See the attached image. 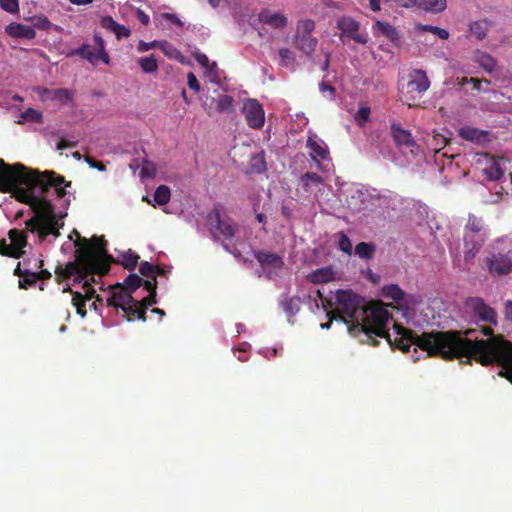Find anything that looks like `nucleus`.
<instances>
[{
  "label": "nucleus",
  "mask_w": 512,
  "mask_h": 512,
  "mask_svg": "<svg viewBox=\"0 0 512 512\" xmlns=\"http://www.w3.org/2000/svg\"><path fill=\"white\" fill-rule=\"evenodd\" d=\"M369 115H371V110L367 106L360 108L358 112H356V117L364 122L369 121Z\"/></svg>",
  "instance_id": "680f3d73"
},
{
  "label": "nucleus",
  "mask_w": 512,
  "mask_h": 512,
  "mask_svg": "<svg viewBox=\"0 0 512 512\" xmlns=\"http://www.w3.org/2000/svg\"><path fill=\"white\" fill-rule=\"evenodd\" d=\"M354 252L362 259H371L375 254V244L369 242H360L356 244Z\"/></svg>",
  "instance_id": "e433bc0d"
},
{
  "label": "nucleus",
  "mask_w": 512,
  "mask_h": 512,
  "mask_svg": "<svg viewBox=\"0 0 512 512\" xmlns=\"http://www.w3.org/2000/svg\"><path fill=\"white\" fill-rule=\"evenodd\" d=\"M50 234L55 236L59 235L58 221L56 216H51L45 219V223L39 228V237L45 240Z\"/></svg>",
  "instance_id": "bb28decb"
},
{
  "label": "nucleus",
  "mask_w": 512,
  "mask_h": 512,
  "mask_svg": "<svg viewBox=\"0 0 512 512\" xmlns=\"http://www.w3.org/2000/svg\"><path fill=\"white\" fill-rule=\"evenodd\" d=\"M504 315L506 320L512 322V301L508 300L505 303Z\"/></svg>",
  "instance_id": "774afa93"
},
{
  "label": "nucleus",
  "mask_w": 512,
  "mask_h": 512,
  "mask_svg": "<svg viewBox=\"0 0 512 512\" xmlns=\"http://www.w3.org/2000/svg\"><path fill=\"white\" fill-rule=\"evenodd\" d=\"M417 31L430 32V33L438 36L442 40H448L449 36H450V33L446 29L439 28V27L432 26V25L420 24L417 26Z\"/></svg>",
  "instance_id": "a19ab883"
},
{
  "label": "nucleus",
  "mask_w": 512,
  "mask_h": 512,
  "mask_svg": "<svg viewBox=\"0 0 512 512\" xmlns=\"http://www.w3.org/2000/svg\"><path fill=\"white\" fill-rule=\"evenodd\" d=\"M23 254L24 251H16L12 245H8L5 241L0 243V255L20 258L23 256Z\"/></svg>",
  "instance_id": "8fccbe9b"
},
{
  "label": "nucleus",
  "mask_w": 512,
  "mask_h": 512,
  "mask_svg": "<svg viewBox=\"0 0 512 512\" xmlns=\"http://www.w3.org/2000/svg\"><path fill=\"white\" fill-rule=\"evenodd\" d=\"M255 258L261 265L263 273L269 279L273 278L283 266L282 258L276 253L258 251L255 253Z\"/></svg>",
  "instance_id": "1a4fd4ad"
},
{
  "label": "nucleus",
  "mask_w": 512,
  "mask_h": 512,
  "mask_svg": "<svg viewBox=\"0 0 512 512\" xmlns=\"http://www.w3.org/2000/svg\"><path fill=\"white\" fill-rule=\"evenodd\" d=\"M144 280L137 274L132 273L124 280L123 288L130 293L136 291L141 285H144Z\"/></svg>",
  "instance_id": "ea45409f"
},
{
  "label": "nucleus",
  "mask_w": 512,
  "mask_h": 512,
  "mask_svg": "<svg viewBox=\"0 0 512 512\" xmlns=\"http://www.w3.org/2000/svg\"><path fill=\"white\" fill-rule=\"evenodd\" d=\"M36 282H37L36 273L29 269H25L24 276H22L21 279L19 280V287L21 289H28L29 287L35 285Z\"/></svg>",
  "instance_id": "c03bdc74"
},
{
  "label": "nucleus",
  "mask_w": 512,
  "mask_h": 512,
  "mask_svg": "<svg viewBox=\"0 0 512 512\" xmlns=\"http://www.w3.org/2000/svg\"><path fill=\"white\" fill-rule=\"evenodd\" d=\"M40 225H41V219L38 216H34L26 221V227L31 232H35V231L39 232Z\"/></svg>",
  "instance_id": "13d9d810"
},
{
  "label": "nucleus",
  "mask_w": 512,
  "mask_h": 512,
  "mask_svg": "<svg viewBox=\"0 0 512 512\" xmlns=\"http://www.w3.org/2000/svg\"><path fill=\"white\" fill-rule=\"evenodd\" d=\"M52 26L51 21L46 16H37L33 18V28L40 30H49Z\"/></svg>",
  "instance_id": "6e6d98bb"
},
{
  "label": "nucleus",
  "mask_w": 512,
  "mask_h": 512,
  "mask_svg": "<svg viewBox=\"0 0 512 512\" xmlns=\"http://www.w3.org/2000/svg\"><path fill=\"white\" fill-rule=\"evenodd\" d=\"M154 200L159 205H165L170 201L171 192L167 185H159L154 192Z\"/></svg>",
  "instance_id": "4c0bfd02"
},
{
  "label": "nucleus",
  "mask_w": 512,
  "mask_h": 512,
  "mask_svg": "<svg viewBox=\"0 0 512 512\" xmlns=\"http://www.w3.org/2000/svg\"><path fill=\"white\" fill-rule=\"evenodd\" d=\"M85 160L89 164V166L92 168H96L100 171L106 170V165L102 161H98L97 159H95L92 156H89V155L85 156Z\"/></svg>",
  "instance_id": "4d7b16f0"
},
{
  "label": "nucleus",
  "mask_w": 512,
  "mask_h": 512,
  "mask_svg": "<svg viewBox=\"0 0 512 512\" xmlns=\"http://www.w3.org/2000/svg\"><path fill=\"white\" fill-rule=\"evenodd\" d=\"M361 25L351 17H341L336 22V28L340 31V39L347 38L358 44H367V38L359 34Z\"/></svg>",
  "instance_id": "6e6552de"
},
{
  "label": "nucleus",
  "mask_w": 512,
  "mask_h": 512,
  "mask_svg": "<svg viewBox=\"0 0 512 512\" xmlns=\"http://www.w3.org/2000/svg\"><path fill=\"white\" fill-rule=\"evenodd\" d=\"M187 82L188 87L193 89L195 93H198L200 91V84L196 78V76L193 73H189L187 75Z\"/></svg>",
  "instance_id": "052dcab7"
},
{
  "label": "nucleus",
  "mask_w": 512,
  "mask_h": 512,
  "mask_svg": "<svg viewBox=\"0 0 512 512\" xmlns=\"http://www.w3.org/2000/svg\"><path fill=\"white\" fill-rule=\"evenodd\" d=\"M83 289L85 291V295H83L80 292H73L69 286L64 289L65 292H70L73 294L72 303H73L74 307L76 308L77 313L81 317H85L87 314L86 300L92 299L96 293V290L91 285L90 280H86L83 283Z\"/></svg>",
  "instance_id": "f8f14e48"
},
{
  "label": "nucleus",
  "mask_w": 512,
  "mask_h": 512,
  "mask_svg": "<svg viewBox=\"0 0 512 512\" xmlns=\"http://www.w3.org/2000/svg\"><path fill=\"white\" fill-rule=\"evenodd\" d=\"M208 221L211 233L216 239H231L237 231V224L224 213V207L221 204H216L209 212Z\"/></svg>",
  "instance_id": "423d86ee"
},
{
  "label": "nucleus",
  "mask_w": 512,
  "mask_h": 512,
  "mask_svg": "<svg viewBox=\"0 0 512 512\" xmlns=\"http://www.w3.org/2000/svg\"><path fill=\"white\" fill-rule=\"evenodd\" d=\"M482 132L471 126H464L460 128L459 135L466 140H479Z\"/></svg>",
  "instance_id": "a18cd8bd"
},
{
  "label": "nucleus",
  "mask_w": 512,
  "mask_h": 512,
  "mask_svg": "<svg viewBox=\"0 0 512 512\" xmlns=\"http://www.w3.org/2000/svg\"><path fill=\"white\" fill-rule=\"evenodd\" d=\"M280 305L288 317L294 316L300 309L301 299L298 296L284 297Z\"/></svg>",
  "instance_id": "a878e982"
},
{
  "label": "nucleus",
  "mask_w": 512,
  "mask_h": 512,
  "mask_svg": "<svg viewBox=\"0 0 512 512\" xmlns=\"http://www.w3.org/2000/svg\"><path fill=\"white\" fill-rule=\"evenodd\" d=\"M258 21L273 29H282L287 25V18L283 14L272 13L269 10H262L258 14Z\"/></svg>",
  "instance_id": "dca6fc26"
},
{
  "label": "nucleus",
  "mask_w": 512,
  "mask_h": 512,
  "mask_svg": "<svg viewBox=\"0 0 512 512\" xmlns=\"http://www.w3.org/2000/svg\"><path fill=\"white\" fill-rule=\"evenodd\" d=\"M216 109L219 113H231L233 111V98L228 94L218 96Z\"/></svg>",
  "instance_id": "58836bf2"
},
{
  "label": "nucleus",
  "mask_w": 512,
  "mask_h": 512,
  "mask_svg": "<svg viewBox=\"0 0 512 512\" xmlns=\"http://www.w3.org/2000/svg\"><path fill=\"white\" fill-rule=\"evenodd\" d=\"M155 270H156V266L147 261H143L140 263V266H139L140 274L145 277L151 278V279H149L150 281H154V279L157 281L156 276H155Z\"/></svg>",
  "instance_id": "09e8293b"
},
{
  "label": "nucleus",
  "mask_w": 512,
  "mask_h": 512,
  "mask_svg": "<svg viewBox=\"0 0 512 512\" xmlns=\"http://www.w3.org/2000/svg\"><path fill=\"white\" fill-rule=\"evenodd\" d=\"M334 319H340L354 337L362 343L377 345V337L385 338L390 346L404 353L412 346L419 347L428 356L440 357L446 361L465 358L466 364L472 360L483 366L497 364L502 367L498 375L512 384V342L502 335L494 334L490 326L481 327V332L488 339L473 337L475 330L461 331H431L418 335L411 329L394 324V337L389 332L391 315L381 302H370L363 305V299L351 291L338 290L336 306L331 312Z\"/></svg>",
  "instance_id": "f257e3e1"
},
{
  "label": "nucleus",
  "mask_w": 512,
  "mask_h": 512,
  "mask_svg": "<svg viewBox=\"0 0 512 512\" xmlns=\"http://www.w3.org/2000/svg\"><path fill=\"white\" fill-rule=\"evenodd\" d=\"M73 55H79L82 58L88 60L93 66H96L101 60L99 52L97 53L91 49L89 45H82L80 48L72 52Z\"/></svg>",
  "instance_id": "2f4dec72"
},
{
  "label": "nucleus",
  "mask_w": 512,
  "mask_h": 512,
  "mask_svg": "<svg viewBox=\"0 0 512 512\" xmlns=\"http://www.w3.org/2000/svg\"><path fill=\"white\" fill-rule=\"evenodd\" d=\"M279 62L278 65L283 68L292 67L295 62L293 53L287 48H281L278 52Z\"/></svg>",
  "instance_id": "79ce46f5"
},
{
  "label": "nucleus",
  "mask_w": 512,
  "mask_h": 512,
  "mask_svg": "<svg viewBox=\"0 0 512 512\" xmlns=\"http://www.w3.org/2000/svg\"><path fill=\"white\" fill-rule=\"evenodd\" d=\"M374 30L380 32L392 43H396L397 41L400 40V36L399 33L397 32V29L395 27H392V25L389 23L376 21L374 23Z\"/></svg>",
  "instance_id": "393cba45"
},
{
  "label": "nucleus",
  "mask_w": 512,
  "mask_h": 512,
  "mask_svg": "<svg viewBox=\"0 0 512 512\" xmlns=\"http://www.w3.org/2000/svg\"><path fill=\"white\" fill-rule=\"evenodd\" d=\"M158 45H159V42L158 41H153V42H150V43H147V42H144V41H140L139 44H138V47H137V51L139 53H144V52H147L153 48H158Z\"/></svg>",
  "instance_id": "bf43d9fd"
},
{
  "label": "nucleus",
  "mask_w": 512,
  "mask_h": 512,
  "mask_svg": "<svg viewBox=\"0 0 512 512\" xmlns=\"http://www.w3.org/2000/svg\"><path fill=\"white\" fill-rule=\"evenodd\" d=\"M322 181L323 178L315 172H305L300 176V183L306 192H309L313 186L320 185Z\"/></svg>",
  "instance_id": "c756f323"
},
{
  "label": "nucleus",
  "mask_w": 512,
  "mask_h": 512,
  "mask_svg": "<svg viewBox=\"0 0 512 512\" xmlns=\"http://www.w3.org/2000/svg\"><path fill=\"white\" fill-rule=\"evenodd\" d=\"M306 146L311 150L310 156L315 161L316 166H320L319 160L317 158L324 160L328 157L329 151L327 146L322 142L315 138V136H309L306 142Z\"/></svg>",
  "instance_id": "f3484780"
},
{
  "label": "nucleus",
  "mask_w": 512,
  "mask_h": 512,
  "mask_svg": "<svg viewBox=\"0 0 512 512\" xmlns=\"http://www.w3.org/2000/svg\"><path fill=\"white\" fill-rule=\"evenodd\" d=\"M447 0H420V9L433 14L445 11Z\"/></svg>",
  "instance_id": "cd10ccee"
},
{
  "label": "nucleus",
  "mask_w": 512,
  "mask_h": 512,
  "mask_svg": "<svg viewBox=\"0 0 512 512\" xmlns=\"http://www.w3.org/2000/svg\"><path fill=\"white\" fill-rule=\"evenodd\" d=\"M483 172L488 180L495 181L499 180L503 176L504 169L495 157H490L487 165L483 169Z\"/></svg>",
  "instance_id": "5701e85b"
},
{
  "label": "nucleus",
  "mask_w": 512,
  "mask_h": 512,
  "mask_svg": "<svg viewBox=\"0 0 512 512\" xmlns=\"http://www.w3.org/2000/svg\"><path fill=\"white\" fill-rule=\"evenodd\" d=\"M489 25L487 19L479 20L470 24V31L478 40H484L487 37Z\"/></svg>",
  "instance_id": "72a5a7b5"
},
{
  "label": "nucleus",
  "mask_w": 512,
  "mask_h": 512,
  "mask_svg": "<svg viewBox=\"0 0 512 512\" xmlns=\"http://www.w3.org/2000/svg\"><path fill=\"white\" fill-rule=\"evenodd\" d=\"M338 248L348 255H350L352 252L351 241L348 238V236L343 232H340L338 234Z\"/></svg>",
  "instance_id": "3c124183"
},
{
  "label": "nucleus",
  "mask_w": 512,
  "mask_h": 512,
  "mask_svg": "<svg viewBox=\"0 0 512 512\" xmlns=\"http://www.w3.org/2000/svg\"><path fill=\"white\" fill-rule=\"evenodd\" d=\"M49 97L54 101H58L63 105L70 103L73 99V92L68 88H56L55 90H48Z\"/></svg>",
  "instance_id": "473e14b6"
},
{
  "label": "nucleus",
  "mask_w": 512,
  "mask_h": 512,
  "mask_svg": "<svg viewBox=\"0 0 512 512\" xmlns=\"http://www.w3.org/2000/svg\"><path fill=\"white\" fill-rule=\"evenodd\" d=\"M139 255L131 250L122 255L121 264L125 269L134 270L137 266Z\"/></svg>",
  "instance_id": "37998d69"
},
{
  "label": "nucleus",
  "mask_w": 512,
  "mask_h": 512,
  "mask_svg": "<svg viewBox=\"0 0 512 512\" xmlns=\"http://www.w3.org/2000/svg\"><path fill=\"white\" fill-rule=\"evenodd\" d=\"M466 305L472 311L473 315L479 318V320L491 325L498 324L497 312L486 304L482 298L471 297L467 300Z\"/></svg>",
  "instance_id": "0eeeda50"
},
{
  "label": "nucleus",
  "mask_w": 512,
  "mask_h": 512,
  "mask_svg": "<svg viewBox=\"0 0 512 512\" xmlns=\"http://www.w3.org/2000/svg\"><path fill=\"white\" fill-rule=\"evenodd\" d=\"M7 34L12 38L32 40L36 37V31L33 27L12 23L6 28Z\"/></svg>",
  "instance_id": "6ab92c4d"
},
{
  "label": "nucleus",
  "mask_w": 512,
  "mask_h": 512,
  "mask_svg": "<svg viewBox=\"0 0 512 512\" xmlns=\"http://www.w3.org/2000/svg\"><path fill=\"white\" fill-rule=\"evenodd\" d=\"M77 142L75 141H69L65 138H61L57 143V149L63 150L66 148L74 147L76 146Z\"/></svg>",
  "instance_id": "69168bd1"
},
{
  "label": "nucleus",
  "mask_w": 512,
  "mask_h": 512,
  "mask_svg": "<svg viewBox=\"0 0 512 512\" xmlns=\"http://www.w3.org/2000/svg\"><path fill=\"white\" fill-rule=\"evenodd\" d=\"M85 246L76 250V261L69 262L64 268L56 270L58 279L74 276V281L81 283L89 280L94 282V275L103 276L110 270L113 257L107 252V241L103 236H93L90 240L84 238Z\"/></svg>",
  "instance_id": "7ed1b4c3"
},
{
  "label": "nucleus",
  "mask_w": 512,
  "mask_h": 512,
  "mask_svg": "<svg viewBox=\"0 0 512 512\" xmlns=\"http://www.w3.org/2000/svg\"><path fill=\"white\" fill-rule=\"evenodd\" d=\"M24 177H33V169L0 159V192L11 193L18 201L30 205L40 219L55 216L54 206L46 194L40 193V186Z\"/></svg>",
  "instance_id": "f03ea898"
},
{
  "label": "nucleus",
  "mask_w": 512,
  "mask_h": 512,
  "mask_svg": "<svg viewBox=\"0 0 512 512\" xmlns=\"http://www.w3.org/2000/svg\"><path fill=\"white\" fill-rule=\"evenodd\" d=\"M101 26L106 30L112 31L117 39L129 38L131 35V32L127 27L117 23L110 16H105L101 19Z\"/></svg>",
  "instance_id": "aec40b11"
},
{
  "label": "nucleus",
  "mask_w": 512,
  "mask_h": 512,
  "mask_svg": "<svg viewBox=\"0 0 512 512\" xmlns=\"http://www.w3.org/2000/svg\"><path fill=\"white\" fill-rule=\"evenodd\" d=\"M485 229V223L482 217L475 214H469L467 224L465 226V233L471 232V235H482L481 232Z\"/></svg>",
  "instance_id": "c85d7f7f"
},
{
  "label": "nucleus",
  "mask_w": 512,
  "mask_h": 512,
  "mask_svg": "<svg viewBox=\"0 0 512 512\" xmlns=\"http://www.w3.org/2000/svg\"><path fill=\"white\" fill-rule=\"evenodd\" d=\"M242 112L251 128H261L265 121L264 110L256 100H247L243 104Z\"/></svg>",
  "instance_id": "9b49d317"
},
{
  "label": "nucleus",
  "mask_w": 512,
  "mask_h": 512,
  "mask_svg": "<svg viewBox=\"0 0 512 512\" xmlns=\"http://www.w3.org/2000/svg\"><path fill=\"white\" fill-rule=\"evenodd\" d=\"M430 87L431 82L427 73L421 69H415L409 73L407 82L399 85L401 101L409 107H419V100Z\"/></svg>",
  "instance_id": "20e7f679"
},
{
  "label": "nucleus",
  "mask_w": 512,
  "mask_h": 512,
  "mask_svg": "<svg viewBox=\"0 0 512 512\" xmlns=\"http://www.w3.org/2000/svg\"><path fill=\"white\" fill-rule=\"evenodd\" d=\"M144 288L149 292V295L147 297L142 298L140 301H138V306L141 308L147 309L148 307L157 303V300H156L157 281L155 279H154V281L145 280Z\"/></svg>",
  "instance_id": "b1692460"
},
{
  "label": "nucleus",
  "mask_w": 512,
  "mask_h": 512,
  "mask_svg": "<svg viewBox=\"0 0 512 512\" xmlns=\"http://www.w3.org/2000/svg\"><path fill=\"white\" fill-rule=\"evenodd\" d=\"M22 117L27 121H34L37 123H41L43 121V114L38 110H35V108H27L22 114Z\"/></svg>",
  "instance_id": "864d4df0"
},
{
  "label": "nucleus",
  "mask_w": 512,
  "mask_h": 512,
  "mask_svg": "<svg viewBox=\"0 0 512 512\" xmlns=\"http://www.w3.org/2000/svg\"><path fill=\"white\" fill-rule=\"evenodd\" d=\"M485 235H464V258L466 262H472L480 252L484 242Z\"/></svg>",
  "instance_id": "2eb2a0df"
},
{
  "label": "nucleus",
  "mask_w": 512,
  "mask_h": 512,
  "mask_svg": "<svg viewBox=\"0 0 512 512\" xmlns=\"http://www.w3.org/2000/svg\"><path fill=\"white\" fill-rule=\"evenodd\" d=\"M474 62L489 74L493 73L497 66L496 60L490 54L482 51H476Z\"/></svg>",
  "instance_id": "4be33fe9"
},
{
  "label": "nucleus",
  "mask_w": 512,
  "mask_h": 512,
  "mask_svg": "<svg viewBox=\"0 0 512 512\" xmlns=\"http://www.w3.org/2000/svg\"><path fill=\"white\" fill-rule=\"evenodd\" d=\"M390 136L396 147H406L413 151V148L418 146L411 130L405 129L398 121L390 122Z\"/></svg>",
  "instance_id": "9d476101"
},
{
  "label": "nucleus",
  "mask_w": 512,
  "mask_h": 512,
  "mask_svg": "<svg viewBox=\"0 0 512 512\" xmlns=\"http://www.w3.org/2000/svg\"><path fill=\"white\" fill-rule=\"evenodd\" d=\"M137 19L141 24L147 26L150 23V17L142 10L138 9L136 11Z\"/></svg>",
  "instance_id": "338daca9"
},
{
  "label": "nucleus",
  "mask_w": 512,
  "mask_h": 512,
  "mask_svg": "<svg viewBox=\"0 0 512 512\" xmlns=\"http://www.w3.org/2000/svg\"><path fill=\"white\" fill-rule=\"evenodd\" d=\"M137 64L144 73L152 74L158 71V62L153 55L139 58Z\"/></svg>",
  "instance_id": "c9c22d12"
},
{
  "label": "nucleus",
  "mask_w": 512,
  "mask_h": 512,
  "mask_svg": "<svg viewBox=\"0 0 512 512\" xmlns=\"http://www.w3.org/2000/svg\"><path fill=\"white\" fill-rule=\"evenodd\" d=\"M315 28V23L313 20L306 19L301 20L297 24V29L295 34H301V35H311V32Z\"/></svg>",
  "instance_id": "de8ad7c7"
},
{
  "label": "nucleus",
  "mask_w": 512,
  "mask_h": 512,
  "mask_svg": "<svg viewBox=\"0 0 512 512\" xmlns=\"http://www.w3.org/2000/svg\"><path fill=\"white\" fill-rule=\"evenodd\" d=\"M24 179L39 185L41 194H47L51 188H54L58 198L65 197L67 194L66 187L72 185V182L66 180L64 176L49 170L40 172L33 169V177H24Z\"/></svg>",
  "instance_id": "39448f33"
},
{
  "label": "nucleus",
  "mask_w": 512,
  "mask_h": 512,
  "mask_svg": "<svg viewBox=\"0 0 512 512\" xmlns=\"http://www.w3.org/2000/svg\"><path fill=\"white\" fill-rule=\"evenodd\" d=\"M94 42H95L96 49L99 52V56L101 57V61L104 64L109 65L110 57L105 50V43H104L103 38L100 35L95 34Z\"/></svg>",
  "instance_id": "49530a36"
},
{
  "label": "nucleus",
  "mask_w": 512,
  "mask_h": 512,
  "mask_svg": "<svg viewBox=\"0 0 512 512\" xmlns=\"http://www.w3.org/2000/svg\"><path fill=\"white\" fill-rule=\"evenodd\" d=\"M319 91L321 93H325V91H328L330 97H332L335 93V88L334 86L328 84V82H324V80H322L319 84Z\"/></svg>",
  "instance_id": "0e129e2a"
},
{
  "label": "nucleus",
  "mask_w": 512,
  "mask_h": 512,
  "mask_svg": "<svg viewBox=\"0 0 512 512\" xmlns=\"http://www.w3.org/2000/svg\"><path fill=\"white\" fill-rule=\"evenodd\" d=\"M137 308H138V300L135 299L134 303H130V304L126 305L124 308L121 309L123 311V313H124V318L127 321L135 320L136 319Z\"/></svg>",
  "instance_id": "603ef678"
},
{
  "label": "nucleus",
  "mask_w": 512,
  "mask_h": 512,
  "mask_svg": "<svg viewBox=\"0 0 512 512\" xmlns=\"http://www.w3.org/2000/svg\"><path fill=\"white\" fill-rule=\"evenodd\" d=\"M134 302L135 299L133 298L132 293L125 290L120 283L111 288L109 297L107 298V305L116 309H122L126 305Z\"/></svg>",
  "instance_id": "ddd939ff"
},
{
  "label": "nucleus",
  "mask_w": 512,
  "mask_h": 512,
  "mask_svg": "<svg viewBox=\"0 0 512 512\" xmlns=\"http://www.w3.org/2000/svg\"><path fill=\"white\" fill-rule=\"evenodd\" d=\"M9 237L12 241V247H14L16 251H23V248L27 245L26 233L22 230L11 229Z\"/></svg>",
  "instance_id": "f704fd0d"
},
{
  "label": "nucleus",
  "mask_w": 512,
  "mask_h": 512,
  "mask_svg": "<svg viewBox=\"0 0 512 512\" xmlns=\"http://www.w3.org/2000/svg\"><path fill=\"white\" fill-rule=\"evenodd\" d=\"M1 8L11 14L19 12V0H0Z\"/></svg>",
  "instance_id": "5fc2aeb1"
},
{
  "label": "nucleus",
  "mask_w": 512,
  "mask_h": 512,
  "mask_svg": "<svg viewBox=\"0 0 512 512\" xmlns=\"http://www.w3.org/2000/svg\"><path fill=\"white\" fill-rule=\"evenodd\" d=\"M487 267L492 275H505L512 272V258L506 254L494 255L487 258Z\"/></svg>",
  "instance_id": "4468645a"
},
{
  "label": "nucleus",
  "mask_w": 512,
  "mask_h": 512,
  "mask_svg": "<svg viewBox=\"0 0 512 512\" xmlns=\"http://www.w3.org/2000/svg\"><path fill=\"white\" fill-rule=\"evenodd\" d=\"M335 277L331 266L318 268L308 274L307 279L313 284L327 283Z\"/></svg>",
  "instance_id": "412c9836"
},
{
  "label": "nucleus",
  "mask_w": 512,
  "mask_h": 512,
  "mask_svg": "<svg viewBox=\"0 0 512 512\" xmlns=\"http://www.w3.org/2000/svg\"><path fill=\"white\" fill-rule=\"evenodd\" d=\"M293 43L294 47L298 51L304 53L307 56H311L316 49L318 41L311 35L295 34Z\"/></svg>",
  "instance_id": "a211bd4d"
},
{
  "label": "nucleus",
  "mask_w": 512,
  "mask_h": 512,
  "mask_svg": "<svg viewBox=\"0 0 512 512\" xmlns=\"http://www.w3.org/2000/svg\"><path fill=\"white\" fill-rule=\"evenodd\" d=\"M162 17L176 26L183 27V22L175 14L164 13Z\"/></svg>",
  "instance_id": "e2e57ef3"
},
{
  "label": "nucleus",
  "mask_w": 512,
  "mask_h": 512,
  "mask_svg": "<svg viewBox=\"0 0 512 512\" xmlns=\"http://www.w3.org/2000/svg\"><path fill=\"white\" fill-rule=\"evenodd\" d=\"M382 295L388 299H392L396 303H400L405 298V292L397 284H390L383 287Z\"/></svg>",
  "instance_id": "7c9ffc66"
}]
</instances>
